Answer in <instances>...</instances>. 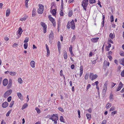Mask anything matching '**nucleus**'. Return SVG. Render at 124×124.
Instances as JSON below:
<instances>
[{
	"label": "nucleus",
	"instance_id": "40",
	"mask_svg": "<svg viewBox=\"0 0 124 124\" xmlns=\"http://www.w3.org/2000/svg\"><path fill=\"white\" fill-rule=\"evenodd\" d=\"M110 21L111 22H112L114 21V17L113 16H110Z\"/></svg>",
	"mask_w": 124,
	"mask_h": 124
},
{
	"label": "nucleus",
	"instance_id": "33",
	"mask_svg": "<svg viewBox=\"0 0 124 124\" xmlns=\"http://www.w3.org/2000/svg\"><path fill=\"white\" fill-rule=\"evenodd\" d=\"M18 82L20 84L22 83L23 82L22 79L21 78H19L18 79Z\"/></svg>",
	"mask_w": 124,
	"mask_h": 124
},
{
	"label": "nucleus",
	"instance_id": "22",
	"mask_svg": "<svg viewBox=\"0 0 124 124\" xmlns=\"http://www.w3.org/2000/svg\"><path fill=\"white\" fill-rule=\"evenodd\" d=\"M109 37L111 38L112 39H113L115 37V35L113 33V34L112 33H111L109 35Z\"/></svg>",
	"mask_w": 124,
	"mask_h": 124
},
{
	"label": "nucleus",
	"instance_id": "53",
	"mask_svg": "<svg viewBox=\"0 0 124 124\" xmlns=\"http://www.w3.org/2000/svg\"><path fill=\"white\" fill-rule=\"evenodd\" d=\"M108 57L110 61H111L112 60V57L111 55H108Z\"/></svg>",
	"mask_w": 124,
	"mask_h": 124
},
{
	"label": "nucleus",
	"instance_id": "44",
	"mask_svg": "<svg viewBox=\"0 0 124 124\" xmlns=\"http://www.w3.org/2000/svg\"><path fill=\"white\" fill-rule=\"evenodd\" d=\"M18 44L16 43H14L13 44V47H14L16 48L17 47V46H18Z\"/></svg>",
	"mask_w": 124,
	"mask_h": 124
},
{
	"label": "nucleus",
	"instance_id": "32",
	"mask_svg": "<svg viewBox=\"0 0 124 124\" xmlns=\"http://www.w3.org/2000/svg\"><path fill=\"white\" fill-rule=\"evenodd\" d=\"M122 88L121 86H119L117 87V88L116 89V91L117 92L120 90Z\"/></svg>",
	"mask_w": 124,
	"mask_h": 124
},
{
	"label": "nucleus",
	"instance_id": "14",
	"mask_svg": "<svg viewBox=\"0 0 124 124\" xmlns=\"http://www.w3.org/2000/svg\"><path fill=\"white\" fill-rule=\"evenodd\" d=\"M35 62L33 61H31L30 62V65L31 67L33 68H34L35 67Z\"/></svg>",
	"mask_w": 124,
	"mask_h": 124
},
{
	"label": "nucleus",
	"instance_id": "43",
	"mask_svg": "<svg viewBox=\"0 0 124 124\" xmlns=\"http://www.w3.org/2000/svg\"><path fill=\"white\" fill-rule=\"evenodd\" d=\"M12 84L9 83H8V84L7 86V88L8 89H9L12 85Z\"/></svg>",
	"mask_w": 124,
	"mask_h": 124
},
{
	"label": "nucleus",
	"instance_id": "56",
	"mask_svg": "<svg viewBox=\"0 0 124 124\" xmlns=\"http://www.w3.org/2000/svg\"><path fill=\"white\" fill-rule=\"evenodd\" d=\"M97 59L93 61H91L93 65L95 64L96 62Z\"/></svg>",
	"mask_w": 124,
	"mask_h": 124
},
{
	"label": "nucleus",
	"instance_id": "9",
	"mask_svg": "<svg viewBox=\"0 0 124 124\" xmlns=\"http://www.w3.org/2000/svg\"><path fill=\"white\" fill-rule=\"evenodd\" d=\"M8 83V80L6 78L3 81V83L4 86H6Z\"/></svg>",
	"mask_w": 124,
	"mask_h": 124
},
{
	"label": "nucleus",
	"instance_id": "48",
	"mask_svg": "<svg viewBox=\"0 0 124 124\" xmlns=\"http://www.w3.org/2000/svg\"><path fill=\"white\" fill-rule=\"evenodd\" d=\"M14 102V101H11V103L9 106V107H11L12 106Z\"/></svg>",
	"mask_w": 124,
	"mask_h": 124
},
{
	"label": "nucleus",
	"instance_id": "58",
	"mask_svg": "<svg viewBox=\"0 0 124 124\" xmlns=\"http://www.w3.org/2000/svg\"><path fill=\"white\" fill-rule=\"evenodd\" d=\"M86 111H87L90 113H91L92 111V109L91 108H90L89 109L86 110Z\"/></svg>",
	"mask_w": 124,
	"mask_h": 124
},
{
	"label": "nucleus",
	"instance_id": "27",
	"mask_svg": "<svg viewBox=\"0 0 124 124\" xmlns=\"http://www.w3.org/2000/svg\"><path fill=\"white\" fill-rule=\"evenodd\" d=\"M36 9L35 8H33L32 10V16H34L35 15V11Z\"/></svg>",
	"mask_w": 124,
	"mask_h": 124
},
{
	"label": "nucleus",
	"instance_id": "12",
	"mask_svg": "<svg viewBox=\"0 0 124 124\" xmlns=\"http://www.w3.org/2000/svg\"><path fill=\"white\" fill-rule=\"evenodd\" d=\"M119 61L120 63L124 66V58L120 59Z\"/></svg>",
	"mask_w": 124,
	"mask_h": 124
},
{
	"label": "nucleus",
	"instance_id": "52",
	"mask_svg": "<svg viewBox=\"0 0 124 124\" xmlns=\"http://www.w3.org/2000/svg\"><path fill=\"white\" fill-rule=\"evenodd\" d=\"M26 19V18L25 17H23V18H21L20 19V20L21 21H25V20Z\"/></svg>",
	"mask_w": 124,
	"mask_h": 124
},
{
	"label": "nucleus",
	"instance_id": "47",
	"mask_svg": "<svg viewBox=\"0 0 124 124\" xmlns=\"http://www.w3.org/2000/svg\"><path fill=\"white\" fill-rule=\"evenodd\" d=\"M89 76V74H88L86 73V74L85 77V79H87L88 78Z\"/></svg>",
	"mask_w": 124,
	"mask_h": 124
},
{
	"label": "nucleus",
	"instance_id": "60",
	"mask_svg": "<svg viewBox=\"0 0 124 124\" xmlns=\"http://www.w3.org/2000/svg\"><path fill=\"white\" fill-rule=\"evenodd\" d=\"M60 14L61 16H63V13L62 11H60Z\"/></svg>",
	"mask_w": 124,
	"mask_h": 124
},
{
	"label": "nucleus",
	"instance_id": "55",
	"mask_svg": "<svg viewBox=\"0 0 124 124\" xmlns=\"http://www.w3.org/2000/svg\"><path fill=\"white\" fill-rule=\"evenodd\" d=\"M117 111H114L111 113L112 115H114L115 114H116L117 113Z\"/></svg>",
	"mask_w": 124,
	"mask_h": 124
},
{
	"label": "nucleus",
	"instance_id": "28",
	"mask_svg": "<svg viewBox=\"0 0 124 124\" xmlns=\"http://www.w3.org/2000/svg\"><path fill=\"white\" fill-rule=\"evenodd\" d=\"M111 106V105H110V104L108 103L106 105V108L108 109L110 108Z\"/></svg>",
	"mask_w": 124,
	"mask_h": 124
},
{
	"label": "nucleus",
	"instance_id": "30",
	"mask_svg": "<svg viewBox=\"0 0 124 124\" xmlns=\"http://www.w3.org/2000/svg\"><path fill=\"white\" fill-rule=\"evenodd\" d=\"M60 120L61 122L63 123L65 122H64V120L63 119V118L62 116H60Z\"/></svg>",
	"mask_w": 124,
	"mask_h": 124
},
{
	"label": "nucleus",
	"instance_id": "51",
	"mask_svg": "<svg viewBox=\"0 0 124 124\" xmlns=\"http://www.w3.org/2000/svg\"><path fill=\"white\" fill-rule=\"evenodd\" d=\"M11 99H12V98H11V96H9L8 98V99H7L8 101V102H10L11 101Z\"/></svg>",
	"mask_w": 124,
	"mask_h": 124
},
{
	"label": "nucleus",
	"instance_id": "31",
	"mask_svg": "<svg viewBox=\"0 0 124 124\" xmlns=\"http://www.w3.org/2000/svg\"><path fill=\"white\" fill-rule=\"evenodd\" d=\"M16 73L15 72H10V75L13 76L16 75Z\"/></svg>",
	"mask_w": 124,
	"mask_h": 124
},
{
	"label": "nucleus",
	"instance_id": "37",
	"mask_svg": "<svg viewBox=\"0 0 124 124\" xmlns=\"http://www.w3.org/2000/svg\"><path fill=\"white\" fill-rule=\"evenodd\" d=\"M47 54L46 55V56H47V57H48L49 56V55L50 54V51L49 49L47 50Z\"/></svg>",
	"mask_w": 124,
	"mask_h": 124
},
{
	"label": "nucleus",
	"instance_id": "16",
	"mask_svg": "<svg viewBox=\"0 0 124 124\" xmlns=\"http://www.w3.org/2000/svg\"><path fill=\"white\" fill-rule=\"evenodd\" d=\"M57 46L58 50L60 52L61 47L60 42L59 41H58L57 42Z\"/></svg>",
	"mask_w": 124,
	"mask_h": 124
},
{
	"label": "nucleus",
	"instance_id": "42",
	"mask_svg": "<svg viewBox=\"0 0 124 124\" xmlns=\"http://www.w3.org/2000/svg\"><path fill=\"white\" fill-rule=\"evenodd\" d=\"M115 110V107L114 106L112 107L110 109V111H112Z\"/></svg>",
	"mask_w": 124,
	"mask_h": 124
},
{
	"label": "nucleus",
	"instance_id": "59",
	"mask_svg": "<svg viewBox=\"0 0 124 124\" xmlns=\"http://www.w3.org/2000/svg\"><path fill=\"white\" fill-rule=\"evenodd\" d=\"M58 29L59 28H60V22H59L58 23Z\"/></svg>",
	"mask_w": 124,
	"mask_h": 124
},
{
	"label": "nucleus",
	"instance_id": "63",
	"mask_svg": "<svg viewBox=\"0 0 124 124\" xmlns=\"http://www.w3.org/2000/svg\"><path fill=\"white\" fill-rule=\"evenodd\" d=\"M108 40V41L109 42H110L112 43H113V41L110 39H109Z\"/></svg>",
	"mask_w": 124,
	"mask_h": 124
},
{
	"label": "nucleus",
	"instance_id": "45",
	"mask_svg": "<svg viewBox=\"0 0 124 124\" xmlns=\"http://www.w3.org/2000/svg\"><path fill=\"white\" fill-rule=\"evenodd\" d=\"M11 110H10L9 111H8L7 113L6 114V116H8L9 115V114L11 113Z\"/></svg>",
	"mask_w": 124,
	"mask_h": 124
},
{
	"label": "nucleus",
	"instance_id": "29",
	"mask_svg": "<svg viewBox=\"0 0 124 124\" xmlns=\"http://www.w3.org/2000/svg\"><path fill=\"white\" fill-rule=\"evenodd\" d=\"M116 85V83H114L112 82L111 83V88H112L114 86Z\"/></svg>",
	"mask_w": 124,
	"mask_h": 124
},
{
	"label": "nucleus",
	"instance_id": "10",
	"mask_svg": "<svg viewBox=\"0 0 124 124\" xmlns=\"http://www.w3.org/2000/svg\"><path fill=\"white\" fill-rule=\"evenodd\" d=\"M54 37L53 33L52 31L51 32V33L49 36V38L50 40H52Z\"/></svg>",
	"mask_w": 124,
	"mask_h": 124
},
{
	"label": "nucleus",
	"instance_id": "41",
	"mask_svg": "<svg viewBox=\"0 0 124 124\" xmlns=\"http://www.w3.org/2000/svg\"><path fill=\"white\" fill-rule=\"evenodd\" d=\"M99 84V82L98 81H95L94 83H93L92 84V85H95V84L96 85V86L98 85Z\"/></svg>",
	"mask_w": 124,
	"mask_h": 124
},
{
	"label": "nucleus",
	"instance_id": "6",
	"mask_svg": "<svg viewBox=\"0 0 124 124\" xmlns=\"http://www.w3.org/2000/svg\"><path fill=\"white\" fill-rule=\"evenodd\" d=\"M108 86V84L106 83H105L104 84L103 87V93H105L107 89V87Z\"/></svg>",
	"mask_w": 124,
	"mask_h": 124
},
{
	"label": "nucleus",
	"instance_id": "15",
	"mask_svg": "<svg viewBox=\"0 0 124 124\" xmlns=\"http://www.w3.org/2000/svg\"><path fill=\"white\" fill-rule=\"evenodd\" d=\"M17 95L19 98L21 100H23V96L21 93H17Z\"/></svg>",
	"mask_w": 124,
	"mask_h": 124
},
{
	"label": "nucleus",
	"instance_id": "5",
	"mask_svg": "<svg viewBox=\"0 0 124 124\" xmlns=\"http://www.w3.org/2000/svg\"><path fill=\"white\" fill-rule=\"evenodd\" d=\"M97 77V76L96 74L93 75V73H90L89 75L90 79L92 80L96 79Z\"/></svg>",
	"mask_w": 124,
	"mask_h": 124
},
{
	"label": "nucleus",
	"instance_id": "2",
	"mask_svg": "<svg viewBox=\"0 0 124 124\" xmlns=\"http://www.w3.org/2000/svg\"><path fill=\"white\" fill-rule=\"evenodd\" d=\"M39 7L38 9V12L39 14H42V13L44 8V6L42 4L39 5Z\"/></svg>",
	"mask_w": 124,
	"mask_h": 124
},
{
	"label": "nucleus",
	"instance_id": "8",
	"mask_svg": "<svg viewBox=\"0 0 124 124\" xmlns=\"http://www.w3.org/2000/svg\"><path fill=\"white\" fill-rule=\"evenodd\" d=\"M70 23L71 29L73 30H74L75 27V25L74 20H72L70 22Z\"/></svg>",
	"mask_w": 124,
	"mask_h": 124
},
{
	"label": "nucleus",
	"instance_id": "24",
	"mask_svg": "<svg viewBox=\"0 0 124 124\" xmlns=\"http://www.w3.org/2000/svg\"><path fill=\"white\" fill-rule=\"evenodd\" d=\"M70 22H68L67 23V27L68 29H69L70 28Z\"/></svg>",
	"mask_w": 124,
	"mask_h": 124
},
{
	"label": "nucleus",
	"instance_id": "62",
	"mask_svg": "<svg viewBox=\"0 0 124 124\" xmlns=\"http://www.w3.org/2000/svg\"><path fill=\"white\" fill-rule=\"evenodd\" d=\"M12 80L11 79H9L8 83L12 84Z\"/></svg>",
	"mask_w": 124,
	"mask_h": 124
},
{
	"label": "nucleus",
	"instance_id": "1",
	"mask_svg": "<svg viewBox=\"0 0 124 124\" xmlns=\"http://www.w3.org/2000/svg\"><path fill=\"white\" fill-rule=\"evenodd\" d=\"M49 119L52 120L54 121V123L56 124L57 123V121L58 120V117L57 116H55L54 114H53L49 118Z\"/></svg>",
	"mask_w": 124,
	"mask_h": 124
},
{
	"label": "nucleus",
	"instance_id": "7",
	"mask_svg": "<svg viewBox=\"0 0 124 124\" xmlns=\"http://www.w3.org/2000/svg\"><path fill=\"white\" fill-rule=\"evenodd\" d=\"M89 0H84L82 2V6H84V7H87L88 4V2Z\"/></svg>",
	"mask_w": 124,
	"mask_h": 124
},
{
	"label": "nucleus",
	"instance_id": "13",
	"mask_svg": "<svg viewBox=\"0 0 124 124\" xmlns=\"http://www.w3.org/2000/svg\"><path fill=\"white\" fill-rule=\"evenodd\" d=\"M23 32V31L22 30V28L21 27H20L18 29V30L17 31V32L18 33L19 35H21L22 34V32Z\"/></svg>",
	"mask_w": 124,
	"mask_h": 124
},
{
	"label": "nucleus",
	"instance_id": "64",
	"mask_svg": "<svg viewBox=\"0 0 124 124\" xmlns=\"http://www.w3.org/2000/svg\"><path fill=\"white\" fill-rule=\"evenodd\" d=\"M91 85L90 84H88V85L87 86V88H86V89L87 90H88V89H89V88L90 87H91Z\"/></svg>",
	"mask_w": 124,
	"mask_h": 124
},
{
	"label": "nucleus",
	"instance_id": "26",
	"mask_svg": "<svg viewBox=\"0 0 124 124\" xmlns=\"http://www.w3.org/2000/svg\"><path fill=\"white\" fill-rule=\"evenodd\" d=\"M27 104H24L22 107V109L23 110V109H25L27 107Z\"/></svg>",
	"mask_w": 124,
	"mask_h": 124
},
{
	"label": "nucleus",
	"instance_id": "61",
	"mask_svg": "<svg viewBox=\"0 0 124 124\" xmlns=\"http://www.w3.org/2000/svg\"><path fill=\"white\" fill-rule=\"evenodd\" d=\"M123 85V84H122V82H120L119 84V86H121L122 87Z\"/></svg>",
	"mask_w": 124,
	"mask_h": 124
},
{
	"label": "nucleus",
	"instance_id": "38",
	"mask_svg": "<svg viewBox=\"0 0 124 124\" xmlns=\"http://www.w3.org/2000/svg\"><path fill=\"white\" fill-rule=\"evenodd\" d=\"M24 48L26 49L28 47V44L27 43H26L24 44Z\"/></svg>",
	"mask_w": 124,
	"mask_h": 124
},
{
	"label": "nucleus",
	"instance_id": "54",
	"mask_svg": "<svg viewBox=\"0 0 124 124\" xmlns=\"http://www.w3.org/2000/svg\"><path fill=\"white\" fill-rule=\"evenodd\" d=\"M29 38H28L26 37L25 38V39L24 40V42H27L28 41Z\"/></svg>",
	"mask_w": 124,
	"mask_h": 124
},
{
	"label": "nucleus",
	"instance_id": "35",
	"mask_svg": "<svg viewBox=\"0 0 124 124\" xmlns=\"http://www.w3.org/2000/svg\"><path fill=\"white\" fill-rule=\"evenodd\" d=\"M35 109L36 110L38 113L39 114L40 113V110L38 108H36Z\"/></svg>",
	"mask_w": 124,
	"mask_h": 124
},
{
	"label": "nucleus",
	"instance_id": "11",
	"mask_svg": "<svg viewBox=\"0 0 124 124\" xmlns=\"http://www.w3.org/2000/svg\"><path fill=\"white\" fill-rule=\"evenodd\" d=\"M8 103L7 102H5L2 104V106L4 108H6L8 106Z\"/></svg>",
	"mask_w": 124,
	"mask_h": 124
},
{
	"label": "nucleus",
	"instance_id": "50",
	"mask_svg": "<svg viewBox=\"0 0 124 124\" xmlns=\"http://www.w3.org/2000/svg\"><path fill=\"white\" fill-rule=\"evenodd\" d=\"M53 24V25L54 27H55L56 26V23L55 20L52 22Z\"/></svg>",
	"mask_w": 124,
	"mask_h": 124
},
{
	"label": "nucleus",
	"instance_id": "39",
	"mask_svg": "<svg viewBox=\"0 0 124 124\" xmlns=\"http://www.w3.org/2000/svg\"><path fill=\"white\" fill-rule=\"evenodd\" d=\"M58 109L62 112H63L64 111L63 109L61 107H59L58 108Z\"/></svg>",
	"mask_w": 124,
	"mask_h": 124
},
{
	"label": "nucleus",
	"instance_id": "46",
	"mask_svg": "<svg viewBox=\"0 0 124 124\" xmlns=\"http://www.w3.org/2000/svg\"><path fill=\"white\" fill-rule=\"evenodd\" d=\"M76 39V36L75 35H74L72 38L71 41L73 42Z\"/></svg>",
	"mask_w": 124,
	"mask_h": 124
},
{
	"label": "nucleus",
	"instance_id": "21",
	"mask_svg": "<svg viewBox=\"0 0 124 124\" xmlns=\"http://www.w3.org/2000/svg\"><path fill=\"white\" fill-rule=\"evenodd\" d=\"M86 116L87 119H89V120H90V119L91 118V115L88 113H87Z\"/></svg>",
	"mask_w": 124,
	"mask_h": 124
},
{
	"label": "nucleus",
	"instance_id": "57",
	"mask_svg": "<svg viewBox=\"0 0 124 124\" xmlns=\"http://www.w3.org/2000/svg\"><path fill=\"white\" fill-rule=\"evenodd\" d=\"M49 19L51 22L55 20L52 17H51L49 18Z\"/></svg>",
	"mask_w": 124,
	"mask_h": 124
},
{
	"label": "nucleus",
	"instance_id": "4",
	"mask_svg": "<svg viewBox=\"0 0 124 124\" xmlns=\"http://www.w3.org/2000/svg\"><path fill=\"white\" fill-rule=\"evenodd\" d=\"M12 92V90L11 89L9 90H8L4 94V97L5 98L7 97L11 94Z\"/></svg>",
	"mask_w": 124,
	"mask_h": 124
},
{
	"label": "nucleus",
	"instance_id": "34",
	"mask_svg": "<svg viewBox=\"0 0 124 124\" xmlns=\"http://www.w3.org/2000/svg\"><path fill=\"white\" fill-rule=\"evenodd\" d=\"M30 0H25V6L26 8H28V3L29 1Z\"/></svg>",
	"mask_w": 124,
	"mask_h": 124
},
{
	"label": "nucleus",
	"instance_id": "49",
	"mask_svg": "<svg viewBox=\"0 0 124 124\" xmlns=\"http://www.w3.org/2000/svg\"><path fill=\"white\" fill-rule=\"evenodd\" d=\"M121 75L122 77H124V69L121 72Z\"/></svg>",
	"mask_w": 124,
	"mask_h": 124
},
{
	"label": "nucleus",
	"instance_id": "36",
	"mask_svg": "<svg viewBox=\"0 0 124 124\" xmlns=\"http://www.w3.org/2000/svg\"><path fill=\"white\" fill-rule=\"evenodd\" d=\"M95 0H89L90 3L92 4L95 2Z\"/></svg>",
	"mask_w": 124,
	"mask_h": 124
},
{
	"label": "nucleus",
	"instance_id": "3",
	"mask_svg": "<svg viewBox=\"0 0 124 124\" xmlns=\"http://www.w3.org/2000/svg\"><path fill=\"white\" fill-rule=\"evenodd\" d=\"M41 25L43 27L44 33H46V29L47 26L45 23L43 22H41L40 23Z\"/></svg>",
	"mask_w": 124,
	"mask_h": 124
},
{
	"label": "nucleus",
	"instance_id": "19",
	"mask_svg": "<svg viewBox=\"0 0 124 124\" xmlns=\"http://www.w3.org/2000/svg\"><path fill=\"white\" fill-rule=\"evenodd\" d=\"M10 13V10L9 9H8L6 12V16H8Z\"/></svg>",
	"mask_w": 124,
	"mask_h": 124
},
{
	"label": "nucleus",
	"instance_id": "18",
	"mask_svg": "<svg viewBox=\"0 0 124 124\" xmlns=\"http://www.w3.org/2000/svg\"><path fill=\"white\" fill-rule=\"evenodd\" d=\"M80 71L79 76L81 77L82 76L83 72V68L82 66H80Z\"/></svg>",
	"mask_w": 124,
	"mask_h": 124
},
{
	"label": "nucleus",
	"instance_id": "23",
	"mask_svg": "<svg viewBox=\"0 0 124 124\" xmlns=\"http://www.w3.org/2000/svg\"><path fill=\"white\" fill-rule=\"evenodd\" d=\"M52 13V14L53 16H55L56 13V11L55 9H53L52 10V12H51Z\"/></svg>",
	"mask_w": 124,
	"mask_h": 124
},
{
	"label": "nucleus",
	"instance_id": "17",
	"mask_svg": "<svg viewBox=\"0 0 124 124\" xmlns=\"http://www.w3.org/2000/svg\"><path fill=\"white\" fill-rule=\"evenodd\" d=\"M64 55L63 56L65 59H67V53L66 51L65 50L63 51Z\"/></svg>",
	"mask_w": 124,
	"mask_h": 124
},
{
	"label": "nucleus",
	"instance_id": "25",
	"mask_svg": "<svg viewBox=\"0 0 124 124\" xmlns=\"http://www.w3.org/2000/svg\"><path fill=\"white\" fill-rule=\"evenodd\" d=\"M72 15V12L71 10H70L68 13V16L70 17H71Z\"/></svg>",
	"mask_w": 124,
	"mask_h": 124
},
{
	"label": "nucleus",
	"instance_id": "20",
	"mask_svg": "<svg viewBox=\"0 0 124 124\" xmlns=\"http://www.w3.org/2000/svg\"><path fill=\"white\" fill-rule=\"evenodd\" d=\"M99 39L98 38H93L92 39V42H95L97 41Z\"/></svg>",
	"mask_w": 124,
	"mask_h": 124
}]
</instances>
